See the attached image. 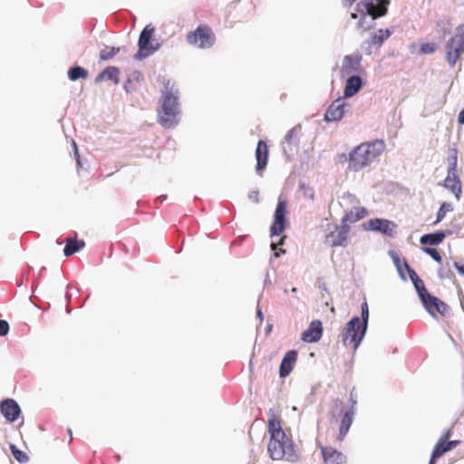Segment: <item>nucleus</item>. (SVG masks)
I'll return each mask as SVG.
<instances>
[{
	"label": "nucleus",
	"mask_w": 464,
	"mask_h": 464,
	"mask_svg": "<svg viewBox=\"0 0 464 464\" xmlns=\"http://www.w3.org/2000/svg\"><path fill=\"white\" fill-rule=\"evenodd\" d=\"M369 323V307L366 301L361 304V317L353 316L343 328L341 338L345 347L353 346L355 352L364 339Z\"/></svg>",
	"instance_id": "obj_1"
},
{
	"label": "nucleus",
	"mask_w": 464,
	"mask_h": 464,
	"mask_svg": "<svg viewBox=\"0 0 464 464\" xmlns=\"http://www.w3.org/2000/svg\"><path fill=\"white\" fill-rule=\"evenodd\" d=\"M162 91L160 107L157 110L158 122L165 129H171L179 124L180 103L179 91L173 88Z\"/></svg>",
	"instance_id": "obj_2"
},
{
	"label": "nucleus",
	"mask_w": 464,
	"mask_h": 464,
	"mask_svg": "<svg viewBox=\"0 0 464 464\" xmlns=\"http://www.w3.org/2000/svg\"><path fill=\"white\" fill-rule=\"evenodd\" d=\"M385 147L384 140L379 139L358 145L349 153L348 168L353 171L363 169L379 157Z\"/></svg>",
	"instance_id": "obj_3"
},
{
	"label": "nucleus",
	"mask_w": 464,
	"mask_h": 464,
	"mask_svg": "<svg viewBox=\"0 0 464 464\" xmlns=\"http://www.w3.org/2000/svg\"><path fill=\"white\" fill-rule=\"evenodd\" d=\"M390 0H361L357 4V12L361 14L358 27L364 31L375 25V19L384 16L388 12Z\"/></svg>",
	"instance_id": "obj_4"
},
{
	"label": "nucleus",
	"mask_w": 464,
	"mask_h": 464,
	"mask_svg": "<svg viewBox=\"0 0 464 464\" xmlns=\"http://www.w3.org/2000/svg\"><path fill=\"white\" fill-rule=\"evenodd\" d=\"M269 456L274 460L285 459L295 463L298 461L299 455L295 449V444L286 435L285 438L272 437L267 445Z\"/></svg>",
	"instance_id": "obj_5"
},
{
	"label": "nucleus",
	"mask_w": 464,
	"mask_h": 464,
	"mask_svg": "<svg viewBox=\"0 0 464 464\" xmlns=\"http://www.w3.org/2000/svg\"><path fill=\"white\" fill-rule=\"evenodd\" d=\"M154 31L155 28L148 24L140 32L138 40L139 50L133 56L135 60L142 61L160 48L161 44L152 39Z\"/></svg>",
	"instance_id": "obj_6"
},
{
	"label": "nucleus",
	"mask_w": 464,
	"mask_h": 464,
	"mask_svg": "<svg viewBox=\"0 0 464 464\" xmlns=\"http://www.w3.org/2000/svg\"><path fill=\"white\" fill-rule=\"evenodd\" d=\"M464 53V24L459 25L455 34L446 44V60L453 68L461 54Z\"/></svg>",
	"instance_id": "obj_7"
},
{
	"label": "nucleus",
	"mask_w": 464,
	"mask_h": 464,
	"mask_svg": "<svg viewBox=\"0 0 464 464\" xmlns=\"http://www.w3.org/2000/svg\"><path fill=\"white\" fill-rule=\"evenodd\" d=\"M187 42L199 49L211 48L216 43V35L208 25H198L187 34Z\"/></svg>",
	"instance_id": "obj_8"
},
{
	"label": "nucleus",
	"mask_w": 464,
	"mask_h": 464,
	"mask_svg": "<svg viewBox=\"0 0 464 464\" xmlns=\"http://www.w3.org/2000/svg\"><path fill=\"white\" fill-rule=\"evenodd\" d=\"M448 160V173L444 179L443 186L454 194L457 200H459L462 193V187L457 171V152L455 151L454 155L450 157Z\"/></svg>",
	"instance_id": "obj_9"
},
{
	"label": "nucleus",
	"mask_w": 464,
	"mask_h": 464,
	"mask_svg": "<svg viewBox=\"0 0 464 464\" xmlns=\"http://www.w3.org/2000/svg\"><path fill=\"white\" fill-rule=\"evenodd\" d=\"M286 214L287 201L279 198L274 213V221L270 227V236L272 237L279 236L285 229L287 223Z\"/></svg>",
	"instance_id": "obj_10"
},
{
	"label": "nucleus",
	"mask_w": 464,
	"mask_h": 464,
	"mask_svg": "<svg viewBox=\"0 0 464 464\" xmlns=\"http://www.w3.org/2000/svg\"><path fill=\"white\" fill-rule=\"evenodd\" d=\"M363 227L365 230L380 232L386 237H393L397 225L389 219L375 218L364 222Z\"/></svg>",
	"instance_id": "obj_11"
},
{
	"label": "nucleus",
	"mask_w": 464,
	"mask_h": 464,
	"mask_svg": "<svg viewBox=\"0 0 464 464\" xmlns=\"http://www.w3.org/2000/svg\"><path fill=\"white\" fill-rule=\"evenodd\" d=\"M328 228L330 229L333 227V230L329 231L325 235V244L335 247V246H345L347 245V234L349 231L348 225H343L339 227L338 225H330L328 224Z\"/></svg>",
	"instance_id": "obj_12"
},
{
	"label": "nucleus",
	"mask_w": 464,
	"mask_h": 464,
	"mask_svg": "<svg viewBox=\"0 0 464 464\" xmlns=\"http://www.w3.org/2000/svg\"><path fill=\"white\" fill-rule=\"evenodd\" d=\"M350 109L351 105L343 102V97H339L328 106L324 120L326 122L339 121Z\"/></svg>",
	"instance_id": "obj_13"
},
{
	"label": "nucleus",
	"mask_w": 464,
	"mask_h": 464,
	"mask_svg": "<svg viewBox=\"0 0 464 464\" xmlns=\"http://www.w3.org/2000/svg\"><path fill=\"white\" fill-rule=\"evenodd\" d=\"M362 54L354 53L343 57L341 72L342 75H352L353 72H359L362 69Z\"/></svg>",
	"instance_id": "obj_14"
},
{
	"label": "nucleus",
	"mask_w": 464,
	"mask_h": 464,
	"mask_svg": "<svg viewBox=\"0 0 464 464\" xmlns=\"http://www.w3.org/2000/svg\"><path fill=\"white\" fill-rule=\"evenodd\" d=\"M0 411L9 422H14L21 415V408L14 399H5L0 403Z\"/></svg>",
	"instance_id": "obj_15"
},
{
	"label": "nucleus",
	"mask_w": 464,
	"mask_h": 464,
	"mask_svg": "<svg viewBox=\"0 0 464 464\" xmlns=\"http://www.w3.org/2000/svg\"><path fill=\"white\" fill-rule=\"evenodd\" d=\"M323 324L320 320H314L301 334V340L306 343H316L323 336Z\"/></svg>",
	"instance_id": "obj_16"
},
{
	"label": "nucleus",
	"mask_w": 464,
	"mask_h": 464,
	"mask_svg": "<svg viewBox=\"0 0 464 464\" xmlns=\"http://www.w3.org/2000/svg\"><path fill=\"white\" fill-rule=\"evenodd\" d=\"M346 80L343 99H348L357 94L363 86V81L358 74L348 75Z\"/></svg>",
	"instance_id": "obj_17"
},
{
	"label": "nucleus",
	"mask_w": 464,
	"mask_h": 464,
	"mask_svg": "<svg viewBox=\"0 0 464 464\" xmlns=\"http://www.w3.org/2000/svg\"><path fill=\"white\" fill-rule=\"evenodd\" d=\"M297 355L298 353L295 350H290L285 354L279 367L281 378H285L291 373L296 362Z\"/></svg>",
	"instance_id": "obj_18"
},
{
	"label": "nucleus",
	"mask_w": 464,
	"mask_h": 464,
	"mask_svg": "<svg viewBox=\"0 0 464 464\" xmlns=\"http://www.w3.org/2000/svg\"><path fill=\"white\" fill-rule=\"evenodd\" d=\"M321 451L324 461L327 464H343L346 462V456L334 448L322 447Z\"/></svg>",
	"instance_id": "obj_19"
},
{
	"label": "nucleus",
	"mask_w": 464,
	"mask_h": 464,
	"mask_svg": "<svg viewBox=\"0 0 464 464\" xmlns=\"http://www.w3.org/2000/svg\"><path fill=\"white\" fill-rule=\"evenodd\" d=\"M256 170L260 173L264 170L267 165L268 160V149L267 145L264 140H259L256 149Z\"/></svg>",
	"instance_id": "obj_20"
},
{
	"label": "nucleus",
	"mask_w": 464,
	"mask_h": 464,
	"mask_svg": "<svg viewBox=\"0 0 464 464\" xmlns=\"http://www.w3.org/2000/svg\"><path fill=\"white\" fill-rule=\"evenodd\" d=\"M268 415V432L270 434V438L272 437H281L285 438V432L281 427V421L276 416V413L273 409H270L267 412Z\"/></svg>",
	"instance_id": "obj_21"
},
{
	"label": "nucleus",
	"mask_w": 464,
	"mask_h": 464,
	"mask_svg": "<svg viewBox=\"0 0 464 464\" xmlns=\"http://www.w3.org/2000/svg\"><path fill=\"white\" fill-rule=\"evenodd\" d=\"M120 69L116 66H108L102 71L95 78V82L99 83L103 80L112 81L115 84L120 82Z\"/></svg>",
	"instance_id": "obj_22"
},
{
	"label": "nucleus",
	"mask_w": 464,
	"mask_h": 464,
	"mask_svg": "<svg viewBox=\"0 0 464 464\" xmlns=\"http://www.w3.org/2000/svg\"><path fill=\"white\" fill-rule=\"evenodd\" d=\"M445 237V232L443 230H438L422 235L420 238V243L423 246H438L443 242Z\"/></svg>",
	"instance_id": "obj_23"
},
{
	"label": "nucleus",
	"mask_w": 464,
	"mask_h": 464,
	"mask_svg": "<svg viewBox=\"0 0 464 464\" xmlns=\"http://www.w3.org/2000/svg\"><path fill=\"white\" fill-rule=\"evenodd\" d=\"M354 413H355L354 409H349L344 412V414L342 418L341 425H340V429H339L338 438L340 440H343V438L348 433V431L353 424V421Z\"/></svg>",
	"instance_id": "obj_24"
},
{
	"label": "nucleus",
	"mask_w": 464,
	"mask_h": 464,
	"mask_svg": "<svg viewBox=\"0 0 464 464\" xmlns=\"http://www.w3.org/2000/svg\"><path fill=\"white\" fill-rule=\"evenodd\" d=\"M85 246V242L82 239H72L67 237L65 239V246L63 248V254L65 256H71L73 254L79 252Z\"/></svg>",
	"instance_id": "obj_25"
},
{
	"label": "nucleus",
	"mask_w": 464,
	"mask_h": 464,
	"mask_svg": "<svg viewBox=\"0 0 464 464\" xmlns=\"http://www.w3.org/2000/svg\"><path fill=\"white\" fill-rule=\"evenodd\" d=\"M366 214L367 210L364 208H352L342 218V224L344 226L347 225V222H357L358 220L363 218Z\"/></svg>",
	"instance_id": "obj_26"
},
{
	"label": "nucleus",
	"mask_w": 464,
	"mask_h": 464,
	"mask_svg": "<svg viewBox=\"0 0 464 464\" xmlns=\"http://www.w3.org/2000/svg\"><path fill=\"white\" fill-rule=\"evenodd\" d=\"M421 304L425 310L432 316L436 317L435 314V309L436 306L439 304L440 299L438 297L430 295V293H427L424 295V296L420 299Z\"/></svg>",
	"instance_id": "obj_27"
},
{
	"label": "nucleus",
	"mask_w": 464,
	"mask_h": 464,
	"mask_svg": "<svg viewBox=\"0 0 464 464\" xmlns=\"http://www.w3.org/2000/svg\"><path fill=\"white\" fill-rule=\"evenodd\" d=\"M450 436V430H446L443 435L440 438L438 442L435 444L432 452L435 454V456L441 457L446 452L449 451L447 448V440H449Z\"/></svg>",
	"instance_id": "obj_28"
},
{
	"label": "nucleus",
	"mask_w": 464,
	"mask_h": 464,
	"mask_svg": "<svg viewBox=\"0 0 464 464\" xmlns=\"http://www.w3.org/2000/svg\"><path fill=\"white\" fill-rule=\"evenodd\" d=\"M393 33L392 29H379L378 32L372 34L370 37L371 42L381 46Z\"/></svg>",
	"instance_id": "obj_29"
},
{
	"label": "nucleus",
	"mask_w": 464,
	"mask_h": 464,
	"mask_svg": "<svg viewBox=\"0 0 464 464\" xmlns=\"http://www.w3.org/2000/svg\"><path fill=\"white\" fill-rule=\"evenodd\" d=\"M88 75V71L80 65H73L68 70V78L72 82L86 79Z\"/></svg>",
	"instance_id": "obj_30"
},
{
	"label": "nucleus",
	"mask_w": 464,
	"mask_h": 464,
	"mask_svg": "<svg viewBox=\"0 0 464 464\" xmlns=\"http://www.w3.org/2000/svg\"><path fill=\"white\" fill-rule=\"evenodd\" d=\"M120 52V47H110L105 46L102 50L100 52V60L102 61H109L112 59L117 53Z\"/></svg>",
	"instance_id": "obj_31"
},
{
	"label": "nucleus",
	"mask_w": 464,
	"mask_h": 464,
	"mask_svg": "<svg viewBox=\"0 0 464 464\" xmlns=\"http://www.w3.org/2000/svg\"><path fill=\"white\" fill-rule=\"evenodd\" d=\"M451 211H453L452 204L449 202H443L437 212L436 220L434 224L437 225L440 222H441L444 219L446 214Z\"/></svg>",
	"instance_id": "obj_32"
},
{
	"label": "nucleus",
	"mask_w": 464,
	"mask_h": 464,
	"mask_svg": "<svg viewBox=\"0 0 464 464\" xmlns=\"http://www.w3.org/2000/svg\"><path fill=\"white\" fill-rule=\"evenodd\" d=\"M438 276L441 280H444V279L452 280L455 278V275L451 269V265L450 262H447L445 266H441L439 268Z\"/></svg>",
	"instance_id": "obj_33"
},
{
	"label": "nucleus",
	"mask_w": 464,
	"mask_h": 464,
	"mask_svg": "<svg viewBox=\"0 0 464 464\" xmlns=\"http://www.w3.org/2000/svg\"><path fill=\"white\" fill-rule=\"evenodd\" d=\"M10 450L14 456V458L19 462V463H27L29 461L28 455L24 452L23 450H19L14 444L10 445Z\"/></svg>",
	"instance_id": "obj_34"
},
{
	"label": "nucleus",
	"mask_w": 464,
	"mask_h": 464,
	"mask_svg": "<svg viewBox=\"0 0 464 464\" xmlns=\"http://www.w3.org/2000/svg\"><path fill=\"white\" fill-rule=\"evenodd\" d=\"M389 254H390V256H391V257H392V261H393V263H394V265H395V266L397 268V271H398L401 278L403 279V280H406V276H405L404 272H403V267H402V265H401V258L399 257L397 253L392 251V250L390 251Z\"/></svg>",
	"instance_id": "obj_35"
},
{
	"label": "nucleus",
	"mask_w": 464,
	"mask_h": 464,
	"mask_svg": "<svg viewBox=\"0 0 464 464\" xmlns=\"http://www.w3.org/2000/svg\"><path fill=\"white\" fill-rule=\"evenodd\" d=\"M462 229V225L458 220H452L449 225L448 228L443 230L445 232V236H452L457 235Z\"/></svg>",
	"instance_id": "obj_36"
},
{
	"label": "nucleus",
	"mask_w": 464,
	"mask_h": 464,
	"mask_svg": "<svg viewBox=\"0 0 464 464\" xmlns=\"http://www.w3.org/2000/svg\"><path fill=\"white\" fill-rule=\"evenodd\" d=\"M301 130V126L300 125H296L295 127H293L291 130H289L287 131V133L285 134V141L283 142V144L285 142L288 143L289 145L292 143L294 138L297 135V133Z\"/></svg>",
	"instance_id": "obj_37"
},
{
	"label": "nucleus",
	"mask_w": 464,
	"mask_h": 464,
	"mask_svg": "<svg viewBox=\"0 0 464 464\" xmlns=\"http://www.w3.org/2000/svg\"><path fill=\"white\" fill-rule=\"evenodd\" d=\"M423 252L428 254L429 256H430V257L435 260L436 262H439L440 263L441 260H442V257H441V255L440 254V252L438 251V249L434 248V247H428V246H425L422 248Z\"/></svg>",
	"instance_id": "obj_38"
},
{
	"label": "nucleus",
	"mask_w": 464,
	"mask_h": 464,
	"mask_svg": "<svg viewBox=\"0 0 464 464\" xmlns=\"http://www.w3.org/2000/svg\"><path fill=\"white\" fill-rule=\"evenodd\" d=\"M437 49V46L433 43L422 44L420 48V52L423 54L433 53Z\"/></svg>",
	"instance_id": "obj_39"
},
{
	"label": "nucleus",
	"mask_w": 464,
	"mask_h": 464,
	"mask_svg": "<svg viewBox=\"0 0 464 464\" xmlns=\"http://www.w3.org/2000/svg\"><path fill=\"white\" fill-rule=\"evenodd\" d=\"M414 288L420 299H421L424 296V295L429 293L422 280L416 282V284L414 285Z\"/></svg>",
	"instance_id": "obj_40"
},
{
	"label": "nucleus",
	"mask_w": 464,
	"mask_h": 464,
	"mask_svg": "<svg viewBox=\"0 0 464 464\" xmlns=\"http://www.w3.org/2000/svg\"><path fill=\"white\" fill-rule=\"evenodd\" d=\"M403 266L408 271L409 277L411 280L413 285L416 284V282L421 280L420 276L417 275V273L408 265L407 262H404Z\"/></svg>",
	"instance_id": "obj_41"
},
{
	"label": "nucleus",
	"mask_w": 464,
	"mask_h": 464,
	"mask_svg": "<svg viewBox=\"0 0 464 464\" xmlns=\"http://www.w3.org/2000/svg\"><path fill=\"white\" fill-rule=\"evenodd\" d=\"M436 313H439L441 315L445 316V315L449 314L450 307L446 303H444L443 301L440 300L439 304L436 306L435 314Z\"/></svg>",
	"instance_id": "obj_42"
},
{
	"label": "nucleus",
	"mask_w": 464,
	"mask_h": 464,
	"mask_svg": "<svg viewBox=\"0 0 464 464\" xmlns=\"http://www.w3.org/2000/svg\"><path fill=\"white\" fill-rule=\"evenodd\" d=\"M343 401L336 400L334 401V404L333 406L332 410V415L333 417L336 418L338 414H340L343 411Z\"/></svg>",
	"instance_id": "obj_43"
},
{
	"label": "nucleus",
	"mask_w": 464,
	"mask_h": 464,
	"mask_svg": "<svg viewBox=\"0 0 464 464\" xmlns=\"http://www.w3.org/2000/svg\"><path fill=\"white\" fill-rule=\"evenodd\" d=\"M374 44L371 42V39H367L365 41H363L361 44V48L362 50L367 54V55H371L372 53V45Z\"/></svg>",
	"instance_id": "obj_44"
},
{
	"label": "nucleus",
	"mask_w": 464,
	"mask_h": 464,
	"mask_svg": "<svg viewBox=\"0 0 464 464\" xmlns=\"http://www.w3.org/2000/svg\"><path fill=\"white\" fill-rule=\"evenodd\" d=\"M10 326L6 320L0 319V337L5 336L9 332Z\"/></svg>",
	"instance_id": "obj_45"
},
{
	"label": "nucleus",
	"mask_w": 464,
	"mask_h": 464,
	"mask_svg": "<svg viewBox=\"0 0 464 464\" xmlns=\"http://www.w3.org/2000/svg\"><path fill=\"white\" fill-rule=\"evenodd\" d=\"M249 200L258 203L259 202V191L257 189H253L248 192L247 195Z\"/></svg>",
	"instance_id": "obj_46"
},
{
	"label": "nucleus",
	"mask_w": 464,
	"mask_h": 464,
	"mask_svg": "<svg viewBox=\"0 0 464 464\" xmlns=\"http://www.w3.org/2000/svg\"><path fill=\"white\" fill-rule=\"evenodd\" d=\"M343 199H347L351 203L358 202L356 197L349 192L343 194Z\"/></svg>",
	"instance_id": "obj_47"
},
{
	"label": "nucleus",
	"mask_w": 464,
	"mask_h": 464,
	"mask_svg": "<svg viewBox=\"0 0 464 464\" xmlns=\"http://www.w3.org/2000/svg\"><path fill=\"white\" fill-rule=\"evenodd\" d=\"M459 444V440H447V448L450 450L456 448Z\"/></svg>",
	"instance_id": "obj_48"
},
{
	"label": "nucleus",
	"mask_w": 464,
	"mask_h": 464,
	"mask_svg": "<svg viewBox=\"0 0 464 464\" xmlns=\"http://www.w3.org/2000/svg\"><path fill=\"white\" fill-rule=\"evenodd\" d=\"M452 265L460 275L464 276V265H461L458 262H453Z\"/></svg>",
	"instance_id": "obj_49"
},
{
	"label": "nucleus",
	"mask_w": 464,
	"mask_h": 464,
	"mask_svg": "<svg viewBox=\"0 0 464 464\" xmlns=\"http://www.w3.org/2000/svg\"><path fill=\"white\" fill-rule=\"evenodd\" d=\"M285 237H282L279 239V241H278L277 243H274V242H273V243L271 244V249H272V250H275V249H276L277 246H282V245H284V244H285Z\"/></svg>",
	"instance_id": "obj_50"
},
{
	"label": "nucleus",
	"mask_w": 464,
	"mask_h": 464,
	"mask_svg": "<svg viewBox=\"0 0 464 464\" xmlns=\"http://www.w3.org/2000/svg\"><path fill=\"white\" fill-rule=\"evenodd\" d=\"M130 84H131V80L129 78V79H127V81L125 82V83L123 85V88L127 92H132V89L130 86Z\"/></svg>",
	"instance_id": "obj_51"
},
{
	"label": "nucleus",
	"mask_w": 464,
	"mask_h": 464,
	"mask_svg": "<svg viewBox=\"0 0 464 464\" xmlns=\"http://www.w3.org/2000/svg\"><path fill=\"white\" fill-rule=\"evenodd\" d=\"M349 401L351 403V407L349 409L355 410V405H356L357 401H356V399L354 398L353 392H351V394H350Z\"/></svg>",
	"instance_id": "obj_52"
},
{
	"label": "nucleus",
	"mask_w": 464,
	"mask_h": 464,
	"mask_svg": "<svg viewBox=\"0 0 464 464\" xmlns=\"http://www.w3.org/2000/svg\"><path fill=\"white\" fill-rule=\"evenodd\" d=\"M458 121L459 124L464 125V108L459 113Z\"/></svg>",
	"instance_id": "obj_53"
},
{
	"label": "nucleus",
	"mask_w": 464,
	"mask_h": 464,
	"mask_svg": "<svg viewBox=\"0 0 464 464\" xmlns=\"http://www.w3.org/2000/svg\"><path fill=\"white\" fill-rule=\"evenodd\" d=\"M274 251V257L277 258L279 257L282 254H285V250L281 248L279 249L278 251H276V249L273 250Z\"/></svg>",
	"instance_id": "obj_54"
},
{
	"label": "nucleus",
	"mask_w": 464,
	"mask_h": 464,
	"mask_svg": "<svg viewBox=\"0 0 464 464\" xmlns=\"http://www.w3.org/2000/svg\"><path fill=\"white\" fill-rule=\"evenodd\" d=\"M439 458H440L439 456H435V454H434L433 452H431V455H430V459L429 464H435V463H436V460H437Z\"/></svg>",
	"instance_id": "obj_55"
},
{
	"label": "nucleus",
	"mask_w": 464,
	"mask_h": 464,
	"mask_svg": "<svg viewBox=\"0 0 464 464\" xmlns=\"http://www.w3.org/2000/svg\"><path fill=\"white\" fill-rule=\"evenodd\" d=\"M256 316L261 322L264 320V314L260 308H257L256 310Z\"/></svg>",
	"instance_id": "obj_56"
},
{
	"label": "nucleus",
	"mask_w": 464,
	"mask_h": 464,
	"mask_svg": "<svg viewBox=\"0 0 464 464\" xmlns=\"http://www.w3.org/2000/svg\"><path fill=\"white\" fill-rule=\"evenodd\" d=\"M72 146H73V149H74L75 160H77L78 156H80V154H79L78 147H77L75 141H72Z\"/></svg>",
	"instance_id": "obj_57"
},
{
	"label": "nucleus",
	"mask_w": 464,
	"mask_h": 464,
	"mask_svg": "<svg viewBox=\"0 0 464 464\" xmlns=\"http://www.w3.org/2000/svg\"><path fill=\"white\" fill-rule=\"evenodd\" d=\"M167 198H168L167 195H160V197H158L156 198V202L159 201V202L162 203L163 201H165L167 199Z\"/></svg>",
	"instance_id": "obj_58"
},
{
	"label": "nucleus",
	"mask_w": 464,
	"mask_h": 464,
	"mask_svg": "<svg viewBox=\"0 0 464 464\" xmlns=\"http://www.w3.org/2000/svg\"><path fill=\"white\" fill-rule=\"evenodd\" d=\"M319 288H320L322 291H324V292H326L327 294H329L328 289H327V286H326V285H325L324 283H323V284L319 285Z\"/></svg>",
	"instance_id": "obj_59"
},
{
	"label": "nucleus",
	"mask_w": 464,
	"mask_h": 464,
	"mask_svg": "<svg viewBox=\"0 0 464 464\" xmlns=\"http://www.w3.org/2000/svg\"><path fill=\"white\" fill-rule=\"evenodd\" d=\"M76 162H77V167L78 168L83 167V162H82V160L80 156H78V159L76 160Z\"/></svg>",
	"instance_id": "obj_60"
},
{
	"label": "nucleus",
	"mask_w": 464,
	"mask_h": 464,
	"mask_svg": "<svg viewBox=\"0 0 464 464\" xmlns=\"http://www.w3.org/2000/svg\"><path fill=\"white\" fill-rule=\"evenodd\" d=\"M70 288H71V286L68 285H67V289H68V291L66 292V295H65V296H66V299H67L68 301H70V300H71V298H72V295L69 293V289H70Z\"/></svg>",
	"instance_id": "obj_61"
},
{
	"label": "nucleus",
	"mask_w": 464,
	"mask_h": 464,
	"mask_svg": "<svg viewBox=\"0 0 464 464\" xmlns=\"http://www.w3.org/2000/svg\"><path fill=\"white\" fill-rule=\"evenodd\" d=\"M306 196L310 198V199H314V192L312 191L311 194L307 195Z\"/></svg>",
	"instance_id": "obj_62"
},
{
	"label": "nucleus",
	"mask_w": 464,
	"mask_h": 464,
	"mask_svg": "<svg viewBox=\"0 0 464 464\" xmlns=\"http://www.w3.org/2000/svg\"><path fill=\"white\" fill-rule=\"evenodd\" d=\"M351 17H352L353 19H356V18L358 17V14H357L356 13H352V14H351Z\"/></svg>",
	"instance_id": "obj_63"
},
{
	"label": "nucleus",
	"mask_w": 464,
	"mask_h": 464,
	"mask_svg": "<svg viewBox=\"0 0 464 464\" xmlns=\"http://www.w3.org/2000/svg\"><path fill=\"white\" fill-rule=\"evenodd\" d=\"M66 312H67V314H71V312H72V308L68 305L66 306Z\"/></svg>",
	"instance_id": "obj_64"
}]
</instances>
